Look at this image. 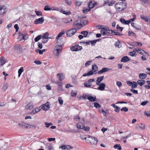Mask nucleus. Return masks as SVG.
<instances>
[{
  "instance_id": "nucleus-7",
  "label": "nucleus",
  "mask_w": 150,
  "mask_h": 150,
  "mask_svg": "<svg viewBox=\"0 0 150 150\" xmlns=\"http://www.w3.org/2000/svg\"><path fill=\"white\" fill-rule=\"evenodd\" d=\"M74 27H75L74 28H76L78 29H80L81 27L82 26L81 23H79L78 22V21H75L73 24Z\"/></svg>"
},
{
  "instance_id": "nucleus-26",
  "label": "nucleus",
  "mask_w": 150,
  "mask_h": 150,
  "mask_svg": "<svg viewBox=\"0 0 150 150\" xmlns=\"http://www.w3.org/2000/svg\"><path fill=\"white\" fill-rule=\"evenodd\" d=\"M145 81L142 80H139L137 81L138 84L141 86L143 85L145 83Z\"/></svg>"
},
{
  "instance_id": "nucleus-49",
  "label": "nucleus",
  "mask_w": 150,
  "mask_h": 150,
  "mask_svg": "<svg viewBox=\"0 0 150 150\" xmlns=\"http://www.w3.org/2000/svg\"><path fill=\"white\" fill-rule=\"evenodd\" d=\"M94 107L96 108H99L101 107L100 105L97 103H94Z\"/></svg>"
},
{
  "instance_id": "nucleus-3",
  "label": "nucleus",
  "mask_w": 150,
  "mask_h": 150,
  "mask_svg": "<svg viewBox=\"0 0 150 150\" xmlns=\"http://www.w3.org/2000/svg\"><path fill=\"white\" fill-rule=\"evenodd\" d=\"M70 49L72 51H77L81 50L82 49V47L77 44L72 46Z\"/></svg>"
},
{
  "instance_id": "nucleus-21",
  "label": "nucleus",
  "mask_w": 150,
  "mask_h": 150,
  "mask_svg": "<svg viewBox=\"0 0 150 150\" xmlns=\"http://www.w3.org/2000/svg\"><path fill=\"white\" fill-rule=\"evenodd\" d=\"M96 3L94 1H90L88 4V7L90 8H93L95 6Z\"/></svg>"
},
{
  "instance_id": "nucleus-61",
  "label": "nucleus",
  "mask_w": 150,
  "mask_h": 150,
  "mask_svg": "<svg viewBox=\"0 0 150 150\" xmlns=\"http://www.w3.org/2000/svg\"><path fill=\"white\" fill-rule=\"evenodd\" d=\"M58 101L60 104L62 105L63 103V100L61 97H59L58 98Z\"/></svg>"
},
{
  "instance_id": "nucleus-39",
  "label": "nucleus",
  "mask_w": 150,
  "mask_h": 150,
  "mask_svg": "<svg viewBox=\"0 0 150 150\" xmlns=\"http://www.w3.org/2000/svg\"><path fill=\"white\" fill-rule=\"evenodd\" d=\"M136 18V15L134 14L133 18H132L128 20V22H129V23H131L132 21H134Z\"/></svg>"
},
{
  "instance_id": "nucleus-51",
  "label": "nucleus",
  "mask_w": 150,
  "mask_h": 150,
  "mask_svg": "<svg viewBox=\"0 0 150 150\" xmlns=\"http://www.w3.org/2000/svg\"><path fill=\"white\" fill-rule=\"evenodd\" d=\"M62 51L61 49H56V50H54L55 51H56L57 55H58L59 54V53H60Z\"/></svg>"
},
{
  "instance_id": "nucleus-25",
  "label": "nucleus",
  "mask_w": 150,
  "mask_h": 150,
  "mask_svg": "<svg viewBox=\"0 0 150 150\" xmlns=\"http://www.w3.org/2000/svg\"><path fill=\"white\" fill-rule=\"evenodd\" d=\"M120 21L121 22L124 24L128 25L129 24L128 21H126L124 19L121 18L120 19Z\"/></svg>"
},
{
  "instance_id": "nucleus-64",
  "label": "nucleus",
  "mask_w": 150,
  "mask_h": 150,
  "mask_svg": "<svg viewBox=\"0 0 150 150\" xmlns=\"http://www.w3.org/2000/svg\"><path fill=\"white\" fill-rule=\"evenodd\" d=\"M145 115H146L148 117H150V111L146 112H144Z\"/></svg>"
},
{
  "instance_id": "nucleus-33",
  "label": "nucleus",
  "mask_w": 150,
  "mask_h": 150,
  "mask_svg": "<svg viewBox=\"0 0 150 150\" xmlns=\"http://www.w3.org/2000/svg\"><path fill=\"white\" fill-rule=\"evenodd\" d=\"M83 125L81 123H78L76 125V127L79 129H82V127L83 126Z\"/></svg>"
},
{
  "instance_id": "nucleus-23",
  "label": "nucleus",
  "mask_w": 150,
  "mask_h": 150,
  "mask_svg": "<svg viewBox=\"0 0 150 150\" xmlns=\"http://www.w3.org/2000/svg\"><path fill=\"white\" fill-rule=\"evenodd\" d=\"M50 18L52 19L55 23L57 22L59 19L58 18L54 16H52Z\"/></svg>"
},
{
  "instance_id": "nucleus-45",
  "label": "nucleus",
  "mask_w": 150,
  "mask_h": 150,
  "mask_svg": "<svg viewBox=\"0 0 150 150\" xmlns=\"http://www.w3.org/2000/svg\"><path fill=\"white\" fill-rule=\"evenodd\" d=\"M82 129H83L84 130L86 131H88L90 129V128L88 126L85 127V126L83 125V127H82Z\"/></svg>"
},
{
  "instance_id": "nucleus-28",
  "label": "nucleus",
  "mask_w": 150,
  "mask_h": 150,
  "mask_svg": "<svg viewBox=\"0 0 150 150\" xmlns=\"http://www.w3.org/2000/svg\"><path fill=\"white\" fill-rule=\"evenodd\" d=\"M140 18L144 20L145 22H147L149 21L147 17L146 16H145L143 15H140Z\"/></svg>"
},
{
  "instance_id": "nucleus-46",
  "label": "nucleus",
  "mask_w": 150,
  "mask_h": 150,
  "mask_svg": "<svg viewBox=\"0 0 150 150\" xmlns=\"http://www.w3.org/2000/svg\"><path fill=\"white\" fill-rule=\"evenodd\" d=\"M133 83L132 84L131 87L132 88H133L137 87V83L135 81H133Z\"/></svg>"
},
{
  "instance_id": "nucleus-31",
  "label": "nucleus",
  "mask_w": 150,
  "mask_h": 150,
  "mask_svg": "<svg viewBox=\"0 0 150 150\" xmlns=\"http://www.w3.org/2000/svg\"><path fill=\"white\" fill-rule=\"evenodd\" d=\"M65 32L64 30L62 31V32H60L57 36L56 39H57L61 37L62 35L64 34Z\"/></svg>"
},
{
  "instance_id": "nucleus-60",
  "label": "nucleus",
  "mask_w": 150,
  "mask_h": 150,
  "mask_svg": "<svg viewBox=\"0 0 150 150\" xmlns=\"http://www.w3.org/2000/svg\"><path fill=\"white\" fill-rule=\"evenodd\" d=\"M148 103L149 102L147 100L143 101L141 103V105L144 106H145L147 103Z\"/></svg>"
},
{
  "instance_id": "nucleus-4",
  "label": "nucleus",
  "mask_w": 150,
  "mask_h": 150,
  "mask_svg": "<svg viewBox=\"0 0 150 150\" xmlns=\"http://www.w3.org/2000/svg\"><path fill=\"white\" fill-rule=\"evenodd\" d=\"M76 32V29L75 28L70 29L68 30L67 32V35L68 37H71Z\"/></svg>"
},
{
  "instance_id": "nucleus-15",
  "label": "nucleus",
  "mask_w": 150,
  "mask_h": 150,
  "mask_svg": "<svg viewBox=\"0 0 150 150\" xmlns=\"http://www.w3.org/2000/svg\"><path fill=\"white\" fill-rule=\"evenodd\" d=\"M41 108L39 107H37L34 109L30 113L31 114H34L36 113L39 112L41 110Z\"/></svg>"
},
{
  "instance_id": "nucleus-34",
  "label": "nucleus",
  "mask_w": 150,
  "mask_h": 150,
  "mask_svg": "<svg viewBox=\"0 0 150 150\" xmlns=\"http://www.w3.org/2000/svg\"><path fill=\"white\" fill-rule=\"evenodd\" d=\"M0 61L1 62V63L0 65L1 66H3L4 64L5 63L6 60L4 57H2L0 59Z\"/></svg>"
},
{
  "instance_id": "nucleus-47",
  "label": "nucleus",
  "mask_w": 150,
  "mask_h": 150,
  "mask_svg": "<svg viewBox=\"0 0 150 150\" xmlns=\"http://www.w3.org/2000/svg\"><path fill=\"white\" fill-rule=\"evenodd\" d=\"M114 108L115 109V112H119L120 109V107L116 105Z\"/></svg>"
},
{
  "instance_id": "nucleus-11",
  "label": "nucleus",
  "mask_w": 150,
  "mask_h": 150,
  "mask_svg": "<svg viewBox=\"0 0 150 150\" xmlns=\"http://www.w3.org/2000/svg\"><path fill=\"white\" fill-rule=\"evenodd\" d=\"M97 85L99 86L97 89L98 90L102 91L104 90L106 86L105 84L103 83H100V85Z\"/></svg>"
},
{
  "instance_id": "nucleus-22",
  "label": "nucleus",
  "mask_w": 150,
  "mask_h": 150,
  "mask_svg": "<svg viewBox=\"0 0 150 150\" xmlns=\"http://www.w3.org/2000/svg\"><path fill=\"white\" fill-rule=\"evenodd\" d=\"M57 76L58 77L59 80L60 81L63 80L64 78V76L62 74H57Z\"/></svg>"
},
{
  "instance_id": "nucleus-58",
  "label": "nucleus",
  "mask_w": 150,
  "mask_h": 150,
  "mask_svg": "<svg viewBox=\"0 0 150 150\" xmlns=\"http://www.w3.org/2000/svg\"><path fill=\"white\" fill-rule=\"evenodd\" d=\"M102 70L103 73H104L108 71L109 69L107 67H103L102 68Z\"/></svg>"
},
{
  "instance_id": "nucleus-41",
  "label": "nucleus",
  "mask_w": 150,
  "mask_h": 150,
  "mask_svg": "<svg viewBox=\"0 0 150 150\" xmlns=\"http://www.w3.org/2000/svg\"><path fill=\"white\" fill-rule=\"evenodd\" d=\"M60 11L63 13L65 14V15H70L71 13V12L70 11H68V12H66L64 11L63 10H61Z\"/></svg>"
},
{
  "instance_id": "nucleus-56",
  "label": "nucleus",
  "mask_w": 150,
  "mask_h": 150,
  "mask_svg": "<svg viewBox=\"0 0 150 150\" xmlns=\"http://www.w3.org/2000/svg\"><path fill=\"white\" fill-rule=\"evenodd\" d=\"M121 111H124L125 112H127L128 111V109L126 107H123L121 109Z\"/></svg>"
},
{
  "instance_id": "nucleus-44",
  "label": "nucleus",
  "mask_w": 150,
  "mask_h": 150,
  "mask_svg": "<svg viewBox=\"0 0 150 150\" xmlns=\"http://www.w3.org/2000/svg\"><path fill=\"white\" fill-rule=\"evenodd\" d=\"M91 139H94V140H95V141H96V142H93V144H94V145H95L96 144H97V142H98V139L96 138H95L94 137H92V136H91Z\"/></svg>"
},
{
  "instance_id": "nucleus-59",
  "label": "nucleus",
  "mask_w": 150,
  "mask_h": 150,
  "mask_svg": "<svg viewBox=\"0 0 150 150\" xmlns=\"http://www.w3.org/2000/svg\"><path fill=\"white\" fill-rule=\"evenodd\" d=\"M75 3L76 5L78 6H80L82 4V2L79 1H76Z\"/></svg>"
},
{
  "instance_id": "nucleus-37",
  "label": "nucleus",
  "mask_w": 150,
  "mask_h": 150,
  "mask_svg": "<svg viewBox=\"0 0 150 150\" xmlns=\"http://www.w3.org/2000/svg\"><path fill=\"white\" fill-rule=\"evenodd\" d=\"M80 22L82 24H83L84 25H85L87 24L88 21L86 20H81Z\"/></svg>"
},
{
  "instance_id": "nucleus-29",
  "label": "nucleus",
  "mask_w": 150,
  "mask_h": 150,
  "mask_svg": "<svg viewBox=\"0 0 150 150\" xmlns=\"http://www.w3.org/2000/svg\"><path fill=\"white\" fill-rule=\"evenodd\" d=\"M80 33L83 35L84 37H86L88 33V32L87 31H81Z\"/></svg>"
},
{
  "instance_id": "nucleus-48",
  "label": "nucleus",
  "mask_w": 150,
  "mask_h": 150,
  "mask_svg": "<svg viewBox=\"0 0 150 150\" xmlns=\"http://www.w3.org/2000/svg\"><path fill=\"white\" fill-rule=\"evenodd\" d=\"M116 28L118 31H122L123 30V28L120 27L118 25H117Z\"/></svg>"
},
{
  "instance_id": "nucleus-9",
  "label": "nucleus",
  "mask_w": 150,
  "mask_h": 150,
  "mask_svg": "<svg viewBox=\"0 0 150 150\" xmlns=\"http://www.w3.org/2000/svg\"><path fill=\"white\" fill-rule=\"evenodd\" d=\"M44 21V18L43 17H42L37 19L34 22V23L35 24H42L43 23Z\"/></svg>"
},
{
  "instance_id": "nucleus-27",
  "label": "nucleus",
  "mask_w": 150,
  "mask_h": 150,
  "mask_svg": "<svg viewBox=\"0 0 150 150\" xmlns=\"http://www.w3.org/2000/svg\"><path fill=\"white\" fill-rule=\"evenodd\" d=\"M90 9L91 8H89L88 7L87 8L84 7L83 9V13H86L87 12L90 11Z\"/></svg>"
},
{
  "instance_id": "nucleus-10",
  "label": "nucleus",
  "mask_w": 150,
  "mask_h": 150,
  "mask_svg": "<svg viewBox=\"0 0 150 150\" xmlns=\"http://www.w3.org/2000/svg\"><path fill=\"white\" fill-rule=\"evenodd\" d=\"M115 3V2L114 1H113L110 2L109 0H107L104 2V3L103 5V6H105V5H108V6H112Z\"/></svg>"
},
{
  "instance_id": "nucleus-52",
  "label": "nucleus",
  "mask_w": 150,
  "mask_h": 150,
  "mask_svg": "<svg viewBox=\"0 0 150 150\" xmlns=\"http://www.w3.org/2000/svg\"><path fill=\"white\" fill-rule=\"evenodd\" d=\"M51 10V8L48 5L45 6L44 8V10L46 11H50Z\"/></svg>"
},
{
  "instance_id": "nucleus-40",
  "label": "nucleus",
  "mask_w": 150,
  "mask_h": 150,
  "mask_svg": "<svg viewBox=\"0 0 150 150\" xmlns=\"http://www.w3.org/2000/svg\"><path fill=\"white\" fill-rule=\"evenodd\" d=\"M128 35L129 36H136L135 33L131 31H130L128 32Z\"/></svg>"
},
{
  "instance_id": "nucleus-36",
  "label": "nucleus",
  "mask_w": 150,
  "mask_h": 150,
  "mask_svg": "<svg viewBox=\"0 0 150 150\" xmlns=\"http://www.w3.org/2000/svg\"><path fill=\"white\" fill-rule=\"evenodd\" d=\"M117 147H118L117 148L118 150H121L122 148L120 144H116L114 146V148L115 149H117Z\"/></svg>"
},
{
  "instance_id": "nucleus-16",
  "label": "nucleus",
  "mask_w": 150,
  "mask_h": 150,
  "mask_svg": "<svg viewBox=\"0 0 150 150\" xmlns=\"http://www.w3.org/2000/svg\"><path fill=\"white\" fill-rule=\"evenodd\" d=\"M28 124L25 123L24 122H23L22 123H19L18 125V126L20 127V126L24 128H27L28 127Z\"/></svg>"
},
{
  "instance_id": "nucleus-55",
  "label": "nucleus",
  "mask_w": 150,
  "mask_h": 150,
  "mask_svg": "<svg viewBox=\"0 0 150 150\" xmlns=\"http://www.w3.org/2000/svg\"><path fill=\"white\" fill-rule=\"evenodd\" d=\"M131 136V134H128V135H127L125 137H122L121 138V139L122 140V139H127L129 137H130Z\"/></svg>"
},
{
  "instance_id": "nucleus-8",
  "label": "nucleus",
  "mask_w": 150,
  "mask_h": 150,
  "mask_svg": "<svg viewBox=\"0 0 150 150\" xmlns=\"http://www.w3.org/2000/svg\"><path fill=\"white\" fill-rule=\"evenodd\" d=\"M50 103L48 102H47L46 103L42 104L41 106H42V109L44 110H48L50 108Z\"/></svg>"
},
{
  "instance_id": "nucleus-32",
  "label": "nucleus",
  "mask_w": 150,
  "mask_h": 150,
  "mask_svg": "<svg viewBox=\"0 0 150 150\" xmlns=\"http://www.w3.org/2000/svg\"><path fill=\"white\" fill-rule=\"evenodd\" d=\"M33 105L31 104L30 103L28 104L26 107V108L29 110H31L33 108Z\"/></svg>"
},
{
  "instance_id": "nucleus-19",
  "label": "nucleus",
  "mask_w": 150,
  "mask_h": 150,
  "mask_svg": "<svg viewBox=\"0 0 150 150\" xmlns=\"http://www.w3.org/2000/svg\"><path fill=\"white\" fill-rule=\"evenodd\" d=\"M139 76L140 79H143L146 77L147 75L144 73H140L139 74Z\"/></svg>"
},
{
  "instance_id": "nucleus-1",
  "label": "nucleus",
  "mask_w": 150,
  "mask_h": 150,
  "mask_svg": "<svg viewBox=\"0 0 150 150\" xmlns=\"http://www.w3.org/2000/svg\"><path fill=\"white\" fill-rule=\"evenodd\" d=\"M127 7V4L123 2L116 3L115 8L117 11L120 12L125 10Z\"/></svg>"
},
{
  "instance_id": "nucleus-18",
  "label": "nucleus",
  "mask_w": 150,
  "mask_h": 150,
  "mask_svg": "<svg viewBox=\"0 0 150 150\" xmlns=\"http://www.w3.org/2000/svg\"><path fill=\"white\" fill-rule=\"evenodd\" d=\"M121 43L120 42L119 40L116 42H115L114 45L115 47L118 48H120L122 47Z\"/></svg>"
},
{
  "instance_id": "nucleus-12",
  "label": "nucleus",
  "mask_w": 150,
  "mask_h": 150,
  "mask_svg": "<svg viewBox=\"0 0 150 150\" xmlns=\"http://www.w3.org/2000/svg\"><path fill=\"white\" fill-rule=\"evenodd\" d=\"M104 77V76H101L97 78L96 81V83L97 85H100L101 82L103 80Z\"/></svg>"
},
{
  "instance_id": "nucleus-6",
  "label": "nucleus",
  "mask_w": 150,
  "mask_h": 150,
  "mask_svg": "<svg viewBox=\"0 0 150 150\" xmlns=\"http://www.w3.org/2000/svg\"><path fill=\"white\" fill-rule=\"evenodd\" d=\"M26 46L21 47V45H16L14 46V49L16 50H18L20 52H23V50H25L26 49Z\"/></svg>"
},
{
  "instance_id": "nucleus-50",
  "label": "nucleus",
  "mask_w": 150,
  "mask_h": 150,
  "mask_svg": "<svg viewBox=\"0 0 150 150\" xmlns=\"http://www.w3.org/2000/svg\"><path fill=\"white\" fill-rule=\"evenodd\" d=\"M113 30H108V31L106 32V35H108L109 34H113Z\"/></svg>"
},
{
  "instance_id": "nucleus-24",
  "label": "nucleus",
  "mask_w": 150,
  "mask_h": 150,
  "mask_svg": "<svg viewBox=\"0 0 150 150\" xmlns=\"http://www.w3.org/2000/svg\"><path fill=\"white\" fill-rule=\"evenodd\" d=\"M72 21V19H70L69 18H65L62 19V21L65 23H67Z\"/></svg>"
},
{
  "instance_id": "nucleus-62",
  "label": "nucleus",
  "mask_w": 150,
  "mask_h": 150,
  "mask_svg": "<svg viewBox=\"0 0 150 150\" xmlns=\"http://www.w3.org/2000/svg\"><path fill=\"white\" fill-rule=\"evenodd\" d=\"M80 137L82 140H83L84 139L85 140V142L86 141L87 139L86 137H85L83 135H80Z\"/></svg>"
},
{
  "instance_id": "nucleus-20",
  "label": "nucleus",
  "mask_w": 150,
  "mask_h": 150,
  "mask_svg": "<svg viewBox=\"0 0 150 150\" xmlns=\"http://www.w3.org/2000/svg\"><path fill=\"white\" fill-rule=\"evenodd\" d=\"M6 8L4 6H0V14H2L5 13Z\"/></svg>"
},
{
  "instance_id": "nucleus-17",
  "label": "nucleus",
  "mask_w": 150,
  "mask_h": 150,
  "mask_svg": "<svg viewBox=\"0 0 150 150\" xmlns=\"http://www.w3.org/2000/svg\"><path fill=\"white\" fill-rule=\"evenodd\" d=\"M91 102H94L96 101V97L95 96H89L87 98Z\"/></svg>"
},
{
  "instance_id": "nucleus-30",
  "label": "nucleus",
  "mask_w": 150,
  "mask_h": 150,
  "mask_svg": "<svg viewBox=\"0 0 150 150\" xmlns=\"http://www.w3.org/2000/svg\"><path fill=\"white\" fill-rule=\"evenodd\" d=\"M98 67L97 65L95 64H93L92 67V70L94 71V72H95L97 70Z\"/></svg>"
},
{
  "instance_id": "nucleus-14",
  "label": "nucleus",
  "mask_w": 150,
  "mask_h": 150,
  "mask_svg": "<svg viewBox=\"0 0 150 150\" xmlns=\"http://www.w3.org/2000/svg\"><path fill=\"white\" fill-rule=\"evenodd\" d=\"M49 36V33L47 32L43 33L42 35H41V38L42 39H48L49 38H50V37H48Z\"/></svg>"
},
{
  "instance_id": "nucleus-38",
  "label": "nucleus",
  "mask_w": 150,
  "mask_h": 150,
  "mask_svg": "<svg viewBox=\"0 0 150 150\" xmlns=\"http://www.w3.org/2000/svg\"><path fill=\"white\" fill-rule=\"evenodd\" d=\"M41 38V35H39L37 36L34 39V40L35 42H37L40 40Z\"/></svg>"
},
{
  "instance_id": "nucleus-57",
  "label": "nucleus",
  "mask_w": 150,
  "mask_h": 150,
  "mask_svg": "<svg viewBox=\"0 0 150 150\" xmlns=\"http://www.w3.org/2000/svg\"><path fill=\"white\" fill-rule=\"evenodd\" d=\"M71 96L73 97H75L77 95V92L75 91L74 92L72 91L71 92Z\"/></svg>"
},
{
  "instance_id": "nucleus-53",
  "label": "nucleus",
  "mask_w": 150,
  "mask_h": 150,
  "mask_svg": "<svg viewBox=\"0 0 150 150\" xmlns=\"http://www.w3.org/2000/svg\"><path fill=\"white\" fill-rule=\"evenodd\" d=\"M138 43V42H133L132 43V44H129L130 45L132 46L133 47L134 46H137V44Z\"/></svg>"
},
{
  "instance_id": "nucleus-5",
  "label": "nucleus",
  "mask_w": 150,
  "mask_h": 150,
  "mask_svg": "<svg viewBox=\"0 0 150 150\" xmlns=\"http://www.w3.org/2000/svg\"><path fill=\"white\" fill-rule=\"evenodd\" d=\"M94 81L95 79H90L87 82H86L84 83V85L86 87H89L92 86V83L91 82H93Z\"/></svg>"
},
{
  "instance_id": "nucleus-13",
  "label": "nucleus",
  "mask_w": 150,
  "mask_h": 150,
  "mask_svg": "<svg viewBox=\"0 0 150 150\" xmlns=\"http://www.w3.org/2000/svg\"><path fill=\"white\" fill-rule=\"evenodd\" d=\"M130 60V59L128 56H125L123 57L122 58L121 60V62H126L128 61H129Z\"/></svg>"
},
{
  "instance_id": "nucleus-63",
  "label": "nucleus",
  "mask_w": 150,
  "mask_h": 150,
  "mask_svg": "<svg viewBox=\"0 0 150 150\" xmlns=\"http://www.w3.org/2000/svg\"><path fill=\"white\" fill-rule=\"evenodd\" d=\"M65 1L66 3L69 5H70L71 3V0H65Z\"/></svg>"
},
{
  "instance_id": "nucleus-54",
  "label": "nucleus",
  "mask_w": 150,
  "mask_h": 150,
  "mask_svg": "<svg viewBox=\"0 0 150 150\" xmlns=\"http://www.w3.org/2000/svg\"><path fill=\"white\" fill-rule=\"evenodd\" d=\"M8 84L6 83L4 84L3 86V89H4L5 91H6L8 88Z\"/></svg>"
},
{
  "instance_id": "nucleus-2",
  "label": "nucleus",
  "mask_w": 150,
  "mask_h": 150,
  "mask_svg": "<svg viewBox=\"0 0 150 150\" xmlns=\"http://www.w3.org/2000/svg\"><path fill=\"white\" fill-rule=\"evenodd\" d=\"M28 38L26 33H23L20 32L18 33V38H20L19 41H21L22 40H25L27 39Z\"/></svg>"
},
{
  "instance_id": "nucleus-43",
  "label": "nucleus",
  "mask_w": 150,
  "mask_h": 150,
  "mask_svg": "<svg viewBox=\"0 0 150 150\" xmlns=\"http://www.w3.org/2000/svg\"><path fill=\"white\" fill-rule=\"evenodd\" d=\"M35 12L36 14V15L38 16H42V13L41 11H35Z\"/></svg>"
},
{
  "instance_id": "nucleus-35",
  "label": "nucleus",
  "mask_w": 150,
  "mask_h": 150,
  "mask_svg": "<svg viewBox=\"0 0 150 150\" xmlns=\"http://www.w3.org/2000/svg\"><path fill=\"white\" fill-rule=\"evenodd\" d=\"M23 71V68L22 67H21L20 69L18 70V77H20L21 74V73Z\"/></svg>"
},
{
  "instance_id": "nucleus-42",
  "label": "nucleus",
  "mask_w": 150,
  "mask_h": 150,
  "mask_svg": "<svg viewBox=\"0 0 150 150\" xmlns=\"http://www.w3.org/2000/svg\"><path fill=\"white\" fill-rule=\"evenodd\" d=\"M47 147L48 150H54L53 146L50 144L49 145H48Z\"/></svg>"
}]
</instances>
